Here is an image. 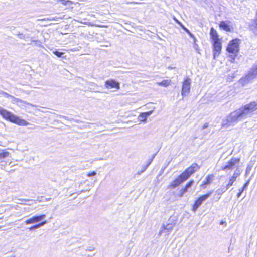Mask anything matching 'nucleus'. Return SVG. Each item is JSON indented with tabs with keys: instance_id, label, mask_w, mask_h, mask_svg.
<instances>
[{
	"instance_id": "3",
	"label": "nucleus",
	"mask_w": 257,
	"mask_h": 257,
	"mask_svg": "<svg viewBox=\"0 0 257 257\" xmlns=\"http://www.w3.org/2000/svg\"><path fill=\"white\" fill-rule=\"evenodd\" d=\"M0 115L6 120L20 125H27L28 124L25 120L20 118L1 106Z\"/></svg>"
},
{
	"instance_id": "41",
	"label": "nucleus",
	"mask_w": 257,
	"mask_h": 257,
	"mask_svg": "<svg viewBox=\"0 0 257 257\" xmlns=\"http://www.w3.org/2000/svg\"><path fill=\"white\" fill-rule=\"evenodd\" d=\"M90 91H94V92H99L98 91H95V89H94V88H90Z\"/></svg>"
},
{
	"instance_id": "10",
	"label": "nucleus",
	"mask_w": 257,
	"mask_h": 257,
	"mask_svg": "<svg viewBox=\"0 0 257 257\" xmlns=\"http://www.w3.org/2000/svg\"><path fill=\"white\" fill-rule=\"evenodd\" d=\"M104 86L107 89L115 88L117 90L120 89L119 83L114 79L107 80L105 82Z\"/></svg>"
},
{
	"instance_id": "39",
	"label": "nucleus",
	"mask_w": 257,
	"mask_h": 257,
	"mask_svg": "<svg viewBox=\"0 0 257 257\" xmlns=\"http://www.w3.org/2000/svg\"><path fill=\"white\" fill-rule=\"evenodd\" d=\"M246 185H247V183H245V184H244V186L243 187L242 190H241V191L240 192V193H239V194H238V196H239L240 195V194L241 193V192H242V191H243V190L244 188H245V187L246 186Z\"/></svg>"
},
{
	"instance_id": "9",
	"label": "nucleus",
	"mask_w": 257,
	"mask_h": 257,
	"mask_svg": "<svg viewBox=\"0 0 257 257\" xmlns=\"http://www.w3.org/2000/svg\"><path fill=\"white\" fill-rule=\"evenodd\" d=\"M46 217L45 214H42L41 215L33 216L31 218L26 220L25 223L27 225L30 224H34L39 222L43 220Z\"/></svg>"
},
{
	"instance_id": "12",
	"label": "nucleus",
	"mask_w": 257,
	"mask_h": 257,
	"mask_svg": "<svg viewBox=\"0 0 257 257\" xmlns=\"http://www.w3.org/2000/svg\"><path fill=\"white\" fill-rule=\"evenodd\" d=\"M240 159L239 158H232L228 163V164L226 165V168L234 169L236 167H238L239 164Z\"/></svg>"
},
{
	"instance_id": "28",
	"label": "nucleus",
	"mask_w": 257,
	"mask_h": 257,
	"mask_svg": "<svg viewBox=\"0 0 257 257\" xmlns=\"http://www.w3.org/2000/svg\"><path fill=\"white\" fill-rule=\"evenodd\" d=\"M96 175V172L95 171H93L92 172L89 173L87 174V176L88 177H92V176H95Z\"/></svg>"
},
{
	"instance_id": "26",
	"label": "nucleus",
	"mask_w": 257,
	"mask_h": 257,
	"mask_svg": "<svg viewBox=\"0 0 257 257\" xmlns=\"http://www.w3.org/2000/svg\"><path fill=\"white\" fill-rule=\"evenodd\" d=\"M57 1L60 2L64 5H66L68 3H70V1L69 0H57Z\"/></svg>"
},
{
	"instance_id": "31",
	"label": "nucleus",
	"mask_w": 257,
	"mask_h": 257,
	"mask_svg": "<svg viewBox=\"0 0 257 257\" xmlns=\"http://www.w3.org/2000/svg\"><path fill=\"white\" fill-rule=\"evenodd\" d=\"M148 167V165L143 166L142 170L139 173V174H140L141 173H143L144 171H145Z\"/></svg>"
},
{
	"instance_id": "21",
	"label": "nucleus",
	"mask_w": 257,
	"mask_h": 257,
	"mask_svg": "<svg viewBox=\"0 0 257 257\" xmlns=\"http://www.w3.org/2000/svg\"><path fill=\"white\" fill-rule=\"evenodd\" d=\"M47 223V221L45 220L41 222L40 223L35 224L33 225L34 229H36L38 228H39L42 226H43L45 224H46Z\"/></svg>"
},
{
	"instance_id": "24",
	"label": "nucleus",
	"mask_w": 257,
	"mask_h": 257,
	"mask_svg": "<svg viewBox=\"0 0 257 257\" xmlns=\"http://www.w3.org/2000/svg\"><path fill=\"white\" fill-rule=\"evenodd\" d=\"M14 99H15V101L16 102H20V103H22L23 104H27V105H30L33 106H34V105H32V104H30L29 103H28V102H27L26 101L22 100H21V99H20L19 98H14Z\"/></svg>"
},
{
	"instance_id": "35",
	"label": "nucleus",
	"mask_w": 257,
	"mask_h": 257,
	"mask_svg": "<svg viewBox=\"0 0 257 257\" xmlns=\"http://www.w3.org/2000/svg\"><path fill=\"white\" fill-rule=\"evenodd\" d=\"M208 123L207 122H206V123H205L203 125V127H202V129H205V128H206L208 127Z\"/></svg>"
},
{
	"instance_id": "16",
	"label": "nucleus",
	"mask_w": 257,
	"mask_h": 257,
	"mask_svg": "<svg viewBox=\"0 0 257 257\" xmlns=\"http://www.w3.org/2000/svg\"><path fill=\"white\" fill-rule=\"evenodd\" d=\"M194 181L193 180L190 181L187 184L185 185V187L182 188L180 191L181 196L183 195V194L186 192L188 191V189L189 188L191 187L193 184Z\"/></svg>"
},
{
	"instance_id": "15",
	"label": "nucleus",
	"mask_w": 257,
	"mask_h": 257,
	"mask_svg": "<svg viewBox=\"0 0 257 257\" xmlns=\"http://www.w3.org/2000/svg\"><path fill=\"white\" fill-rule=\"evenodd\" d=\"M10 153L7 151H3L0 152V163L4 162L5 159L10 157Z\"/></svg>"
},
{
	"instance_id": "22",
	"label": "nucleus",
	"mask_w": 257,
	"mask_h": 257,
	"mask_svg": "<svg viewBox=\"0 0 257 257\" xmlns=\"http://www.w3.org/2000/svg\"><path fill=\"white\" fill-rule=\"evenodd\" d=\"M147 118V117L146 116V115L144 114L143 112L141 113L138 116L139 120L142 122L145 121Z\"/></svg>"
},
{
	"instance_id": "34",
	"label": "nucleus",
	"mask_w": 257,
	"mask_h": 257,
	"mask_svg": "<svg viewBox=\"0 0 257 257\" xmlns=\"http://www.w3.org/2000/svg\"><path fill=\"white\" fill-rule=\"evenodd\" d=\"M43 20H50V21H52V20H56V18H47V19H42Z\"/></svg>"
},
{
	"instance_id": "44",
	"label": "nucleus",
	"mask_w": 257,
	"mask_h": 257,
	"mask_svg": "<svg viewBox=\"0 0 257 257\" xmlns=\"http://www.w3.org/2000/svg\"><path fill=\"white\" fill-rule=\"evenodd\" d=\"M194 47H195V49H197V47H198V45H196V44H195Z\"/></svg>"
},
{
	"instance_id": "30",
	"label": "nucleus",
	"mask_w": 257,
	"mask_h": 257,
	"mask_svg": "<svg viewBox=\"0 0 257 257\" xmlns=\"http://www.w3.org/2000/svg\"><path fill=\"white\" fill-rule=\"evenodd\" d=\"M220 27L223 30H225V21H222L220 23Z\"/></svg>"
},
{
	"instance_id": "37",
	"label": "nucleus",
	"mask_w": 257,
	"mask_h": 257,
	"mask_svg": "<svg viewBox=\"0 0 257 257\" xmlns=\"http://www.w3.org/2000/svg\"><path fill=\"white\" fill-rule=\"evenodd\" d=\"M174 20H175V21L178 23L181 26V25H183L179 21H178L177 19H176V18H174Z\"/></svg>"
},
{
	"instance_id": "19",
	"label": "nucleus",
	"mask_w": 257,
	"mask_h": 257,
	"mask_svg": "<svg viewBox=\"0 0 257 257\" xmlns=\"http://www.w3.org/2000/svg\"><path fill=\"white\" fill-rule=\"evenodd\" d=\"M170 83L171 80H164L162 82H157L156 84L159 86L167 87L170 84Z\"/></svg>"
},
{
	"instance_id": "13",
	"label": "nucleus",
	"mask_w": 257,
	"mask_h": 257,
	"mask_svg": "<svg viewBox=\"0 0 257 257\" xmlns=\"http://www.w3.org/2000/svg\"><path fill=\"white\" fill-rule=\"evenodd\" d=\"M186 179H184V176H182V174L179 176L174 181H173L170 187L174 188L178 186L181 183L186 181Z\"/></svg>"
},
{
	"instance_id": "20",
	"label": "nucleus",
	"mask_w": 257,
	"mask_h": 257,
	"mask_svg": "<svg viewBox=\"0 0 257 257\" xmlns=\"http://www.w3.org/2000/svg\"><path fill=\"white\" fill-rule=\"evenodd\" d=\"M233 25L230 22L226 23V31H233Z\"/></svg>"
},
{
	"instance_id": "32",
	"label": "nucleus",
	"mask_w": 257,
	"mask_h": 257,
	"mask_svg": "<svg viewBox=\"0 0 257 257\" xmlns=\"http://www.w3.org/2000/svg\"><path fill=\"white\" fill-rule=\"evenodd\" d=\"M155 156V154H154V156H153V157H152V158H151V159H150L149 160V161H148V163H147V165H148V166H149L151 164V163H152V161H153V159H154V156Z\"/></svg>"
},
{
	"instance_id": "23",
	"label": "nucleus",
	"mask_w": 257,
	"mask_h": 257,
	"mask_svg": "<svg viewBox=\"0 0 257 257\" xmlns=\"http://www.w3.org/2000/svg\"><path fill=\"white\" fill-rule=\"evenodd\" d=\"M181 27L189 35V36L191 37H192L193 38H194V41H195V38L194 37V36L193 35V34L192 33H191L190 32V31L187 28H186L183 25H181Z\"/></svg>"
},
{
	"instance_id": "18",
	"label": "nucleus",
	"mask_w": 257,
	"mask_h": 257,
	"mask_svg": "<svg viewBox=\"0 0 257 257\" xmlns=\"http://www.w3.org/2000/svg\"><path fill=\"white\" fill-rule=\"evenodd\" d=\"M240 175L239 173L238 172H235L233 176L231 177L230 179L229 180V183L227 184V186H231L233 182L236 180V178L239 176Z\"/></svg>"
},
{
	"instance_id": "47",
	"label": "nucleus",
	"mask_w": 257,
	"mask_h": 257,
	"mask_svg": "<svg viewBox=\"0 0 257 257\" xmlns=\"http://www.w3.org/2000/svg\"><path fill=\"white\" fill-rule=\"evenodd\" d=\"M83 192H84V191L82 190L81 191H80V193Z\"/></svg>"
},
{
	"instance_id": "25",
	"label": "nucleus",
	"mask_w": 257,
	"mask_h": 257,
	"mask_svg": "<svg viewBox=\"0 0 257 257\" xmlns=\"http://www.w3.org/2000/svg\"><path fill=\"white\" fill-rule=\"evenodd\" d=\"M53 53L56 55L58 57H61L64 54V53L62 52H59L58 51L55 50L53 51Z\"/></svg>"
},
{
	"instance_id": "29",
	"label": "nucleus",
	"mask_w": 257,
	"mask_h": 257,
	"mask_svg": "<svg viewBox=\"0 0 257 257\" xmlns=\"http://www.w3.org/2000/svg\"><path fill=\"white\" fill-rule=\"evenodd\" d=\"M18 36L20 39H24L26 38V36L22 33H19Z\"/></svg>"
},
{
	"instance_id": "8",
	"label": "nucleus",
	"mask_w": 257,
	"mask_h": 257,
	"mask_svg": "<svg viewBox=\"0 0 257 257\" xmlns=\"http://www.w3.org/2000/svg\"><path fill=\"white\" fill-rule=\"evenodd\" d=\"M169 222L166 225L163 224V225L162 226L159 233V235H161L164 232L169 234L173 230V228L176 223L172 222L171 218L169 219Z\"/></svg>"
},
{
	"instance_id": "45",
	"label": "nucleus",
	"mask_w": 257,
	"mask_h": 257,
	"mask_svg": "<svg viewBox=\"0 0 257 257\" xmlns=\"http://www.w3.org/2000/svg\"><path fill=\"white\" fill-rule=\"evenodd\" d=\"M50 199V198L46 199V201H48Z\"/></svg>"
},
{
	"instance_id": "43",
	"label": "nucleus",
	"mask_w": 257,
	"mask_h": 257,
	"mask_svg": "<svg viewBox=\"0 0 257 257\" xmlns=\"http://www.w3.org/2000/svg\"><path fill=\"white\" fill-rule=\"evenodd\" d=\"M224 223V222L223 221H221L220 222V224L223 225Z\"/></svg>"
},
{
	"instance_id": "17",
	"label": "nucleus",
	"mask_w": 257,
	"mask_h": 257,
	"mask_svg": "<svg viewBox=\"0 0 257 257\" xmlns=\"http://www.w3.org/2000/svg\"><path fill=\"white\" fill-rule=\"evenodd\" d=\"M256 16L255 19L253 20V23L249 26V28L253 33L257 34V10Z\"/></svg>"
},
{
	"instance_id": "11",
	"label": "nucleus",
	"mask_w": 257,
	"mask_h": 257,
	"mask_svg": "<svg viewBox=\"0 0 257 257\" xmlns=\"http://www.w3.org/2000/svg\"><path fill=\"white\" fill-rule=\"evenodd\" d=\"M257 77V64L254 65L248 72L245 77L247 79H253Z\"/></svg>"
},
{
	"instance_id": "27",
	"label": "nucleus",
	"mask_w": 257,
	"mask_h": 257,
	"mask_svg": "<svg viewBox=\"0 0 257 257\" xmlns=\"http://www.w3.org/2000/svg\"><path fill=\"white\" fill-rule=\"evenodd\" d=\"M153 112V110H151V111H148V112H143V113L146 115V116L147 117H149V116H150L152 114Z\"/></svg>"
},
{
	"instance_id": "42",
	"label": "nucleus",
	"mask_w": 257,
	"mask_h": 257,
	"mask_svg": "<svg viewBox=\"0 0 257 257\" xmlns=\"http://www.w3.org/2000/svg\"><path fill=\"white\" fill-rule=\"evenodd\" d=\"M60 117L64 118H65V119H67V118H67V117L65 116H60Z\"/></svg>"
},
{
	"instance_id": "40",
	"label": "nucleus",
	"mask_w": 257,
	"mask_h": 257,
	"mask_svg": "<svg viewBox=\"0 0 257 257\" xmlns=\"http://www.w3.org/2000/svg\"><path fill=\"white\" fill-rule=\"evenodd\" d=\"M28 229H29V231H32V230H35L33 226H31V227L29 228Z\"/></svg>"
},
{
	"instance_id": "38",
	"label": "nucleus",
	"mask_w": 257,
	"mask_h": 257,
	"mask_svg": "<svg viewBox=\"0 0 257 257\" xmlns=\"http://www.w3.org/2000/svg\"><path fill=\"white\" fill-rule=\"evenodd\" d=\"M127 4H140V3L137 2H127Z\"/></svg>"
},
{
	"instance_id": "6",
	"label": "nucleus",
	"mask_w": 257,
	"mask_h": 257,
	"mask_svg": "<svg viewBox=\"0 0 257 257\" xmlns=\"http://www.w3.org/2000/svg\"><path fill=\"white\" fill-rule=\"evenodd\" d=\"M191 80L188 77H186L183 82L181 94L183 96L188 95L190 91Z\"/></svg>"
},
{
	"instance_id": "7",
	"label": "nucleus",
	"mask_w": 257,
	"mask_h": 257,
	"mask_svg": "<svg viewBox=\"0 0 257 257\" xmlns=\"http://www.w3.org/2000/svg\"><path fill=\"white\" fill-rule=\"evenodd\" d=\"M211 194L212 192H210L209 193L203 195L198 198V199L195 201L193 205L192 209L193 211L195 212L199 208V207L202 204L203 201L206 200L211 195Z\"/></svg>"
},
{
	"instance_id": "36",
	"label": "nucleus",
	"mask_w": 257,
	"mask_h": 257,
	"mask_svg": "<svg viewBox=\"0 0 257 257\" xmlns=\"http://www.w3.org/2000/svg\"><path fill=\"white\" fill-rule=\"evenodd\" d=\"M5 96L6 97H13L12 95L7 93H5Z\"/></svg>"
},
{
	"instance_id": "2",
	"label": "nucleus",
	"mask_w": 257,
	"mask_h": 257,
	"mask_svg": "<svg viewBox=\"0 0 257 257\" xmlns=\"http://www.w3.org/2000/svg\"><path fill=\"white\" fill-rule=\"evenodd\" d=\"M240 42L239 39L235 38L232 39L227 45L226 50L229 53L228 57L231 62L234 61L239 52Z\"/></svg>"
},
{
	"instance_id": "4",
	"label": "nucleus",
	"mask_w": 257,
	"mask_h": 257,
	"mask_svg": "<svg viewBox=\"0 0 257 257\" xmlns=\"http://www.w3.org/2000/svg\"><path fill=\"white\" fill-rule=\"evenodd\" d=\"M210 35L213 42V50L214 52V57L215 58L219 55L221 50V42L217 31L213 27L210 29Z\"/></svg>"
},
{
	"instance_id": "14",
	"label": "nucleus",
	"mask_w": 257,
	"mask_h": 257,
	"mask_svg": "<svg viewBox=\"0 0 257 257\" xmlns=\"http://www.w3.org/2000/svg\"><path fill=\"white\" fill-rule=\"evenodd\" d=\"M214 176L213 175H208L206 178V180L203 182L202 184L201 185V186L203 188H206V186L207 185L210 184L212 183V182L214 180Z\"/></svg>"
},
{
	"instance_id": "33",
	"label": "nucleus",
	"mask_w": 257,
	"mask_h": 257,
	"mask_svg": "<svg viewBox=\"0 0 257 257\" xmlns=\"http://www.w3.org/2000/svg\"><path fill=\"white\" fill-rule=\"evenodd\" d=\"M31 42H36V43H37V45H40V41H38V40H33L32 38H31Z\"/></svg>"
},
{
	"instance_id": "5",
	"label": "nucleus",
	"mask_w": 257,
	"mask_h": 257,
	"mask_svg": "<svg viewBox=\"0 0 257 257\" xmlns=\"http://www.w3.org/2000/svg\"><path fill=\"white\" fill-rule=\"evenodd\" d=\"M199 168L200 167L197 164L193 163L182 173V176H184V179L187 180L192 174Z\"/></svg>"
},
{
	"instance_id": "46",
	"label": "nucleus",
	"mask_w": 257,
	"mask_h": 257,
	"mask_svg": "<svg viewBox=\"0 0 257 257\" xmlns=\"http://www.w3.org/2000/svg\"><path fill=\"white\" fill-rule=\"evenodd\" d=\"M110 45H106V46L108 47V46H109Z\"/></svg>"
},
{
	"instance_id": "1",
	"label": "nucleus",
	"mask_w": 257,
	"mask_h": 257,
	"mask_svg": "<svg viewBox=\"0 0 257 257\" xmlns=\"http://www.w3.org/2000/svg\"><path fill=\"white\" fill-rule=\"evenodd\" d=\"M257 110V103L252 101L247 104L234 112V118L238 119L252 113Z\"/></svg>"
}]
</instances>
